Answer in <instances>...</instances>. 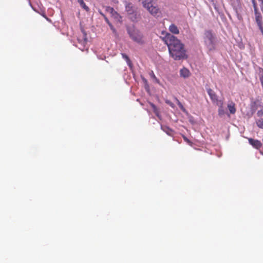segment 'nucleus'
I'll list each match as a JSON object with an SVG mask.
<instances>
[{"label": "nucleus", "instance_id": "f257e3e1", "mask_svg": "<svg viewBox=\"0 0 263 263\" xmlns=\"http://www.w3.org/2000/svg\"><path fill=\"white\" fill-rule=\"evenodd\" d=\"M162 40L167 45L169 53L174 60L187 59V55L184 44L176 36L169 33H166L165 35L162 37Z\"/></svg>", "mask_w": 263, "mask_h": 263}, {"label": "nucleus", "instance_id": "f03ea898", "mask_svg": "<svg viewBox=\"0 0 263 263\" xmlns=\"http://www.w3.org/2000/svg\"><path fill=\"white\" fill-rule=\"evenodd\" d=\"M204 41L206 46L210 50L215 49V38L211 31L207 30L205 32Z\"/></svg>", "mask_w": 263, "mask_h": 263}, {"label": "nucleus", "instance_id": "7ed1b4c3", "mask_svg": "<svg viewBox=\"0 0 263 263\" xmlns=\"http://www.w3.org/2000/svg\"><path fill=\"white\" fill-rule=\"evenodd\" d=\"M128 33L130 37L135 42L143 44L144 43L143 36L141 32L137 30H128Z\"/></svg>", "mask_w": 263, "mask_h": 263}, {"label": "nucleus", "instance_id": "20e7f679", "mask_svg": "<svg viewBox=\"0 0 263 263\" xmlns=\"http://www.w3.org/2000/svg\"><path fill=\"white\" fill-rule=\"evenodd\" d=\"M216 103L217 105L218 106V115L220 117H222L227 113L223 108V102L222 100H218L217 99V101H216Z\"/></svg>", "mask_w": 263, "mask_h": 263}, {"label": "nucleus", "instance_id": "39448f33", "mask_svg": "<svg viewBox=\"0 0 263 263\" xmlns=\"http://www.w3.org/2000/svg\"><path fill=\"white\" fill-rule=\"evenodd\" d=\"M248 141L250 145H251L254 148L257 149H259L262 145V143L257 139L249 138Z\"/></svg>", "mask_w": 263, "mask_h": 263}, {"label": "nucleus", "instance_id": "423d86ee", "mask_svg": "<svg viewBox=\"0 0 263 263\" xmlns=\"http://www.w3.org/2000/svg\"><path fill=\"white\" fill-rule=\"evenodd\" d=\"M105 10L106 12L110 13L111 16L115 19L119 20L120 17L119 14L112 7L107 6L105 7Z\"/></svg>", "mask_w": 263, "mask_h": 263}, {"label": "nucleus", "instance_id": "0eeeda50", "mask_svg": "<svg viewBox=\"0 0 263 263\" xmlns=\"http://www.w3.org/2000/svg\"><path fill=\"white\" fill-rule=\"evenodd\" d=\"M227 107L231 114L234 115L236 113V108L235 103L232 101H229L227 104Z\"/></svg>", "mask_w": 263, "mask_h": 263}, {"label": "nucleus", "instance_id": "6e6552de", "mask_svg": "<svg viewBox=\"0 0 263 263\" xmlns=\"http://www.w3.org/2000/svg\"><path fill=\"white\" fill-rule=\"evenodd\" d=\"M207 91L212 101L214 103L216 102V101H217L218 99L215 92L210 88Z\"/></svg>", "mask_w": 263, "mask_h": 263}, {"label": "nucleus", "instance_id": "1a4fd4ad", "mask_svg": "<svg viewBox=\"0 0 263 263\" xmlns=\"http://www.w3.org/2000/svg\"><path fill=\"white\" fill-rule=\"evenodd\" d=\"M169 30L171 32L175 34H178L179 33V30L178 27L174 24L170 26Z\"/></svg>", "mask_w": 263, "mask_h": 263}, {"label": "nucleus", "instance_id": "9d476101", "mask_svg": "<svg viewBox=\"0 0 263 263\" xmlns=\"http://www.w3.org/2000/svg\"><path fill=\"white\" fill-rule=\"evenodd\" d=\"M180 74L183 78H187L190 74V72L187 69L184 68L180 70Z\"/></svg>", "mask_w": 263, "mask_h": 263}, {"label": "nucleus", "instance_id": "9b49d317", "mask_svg": "<svg viewBox=\"0 0 263 263\" xmlns=\"http://www.w3.org/2000/svg\"><path fill=\"white\" fill-rule=\"evenodd\" d=\"M149 104L151 106V107L153 108L154 112L155 114V115L157 117H159V110L158 108L157 107V106L153 103L149 102Z\"/></svg>", "mask_w": 263, "mask_h": 263}, {"label": "nucleus", "instance_id": "f8f14e48", "mask_svg": "<svg viewBox=\"0 0 263 263\" xmlns=\"http://www.w3.org/2000/svg\"><path fill=\"white\" fill-rule=\"evenodd\" d=\"M80 6L86 11H89V8L86 6L83 0H78Z\"/></svg>", "mask_w": 263, "mask_h": 263}, {"label": "nucleus", "instance_id": "ddd939ff", "mask_svg": "<svg viewBox=\"0 0 263 263\" xmlns=\"http://www.w3.org/2000/svg\"><path fill=\"white\" fill-rule=\"evenodd\" d=\"M126 10L129 14L132 13L133 12L132 4L128 3L126 5Z\"/></svg>", "mask_w": 263, "mask_h": 263}, {"label": "nucleus", "instance_id": "4468645a", "mask_svg": "<svg viewBox=\"0 0 263 263\" xmlns=\"http://www.w3.org/2000/svg\"><path fill=\"white\" fill-rule=\"evenodd\" d=\"M256 123L259 128L263 129V118L256 120Z\"/></svg>", "mask_w": 263, "mask_h": 263}, {"label": "nucleus", "instance_id": "2eb2a0df", "mask_svg": "<svg viewBox=\"0 0 263 263\" xmlns=\"http://www.w3.org/2000/svg\"><path fill=\"white\" fill-rule=\"evenodd\" d=\"M161 128L168 135H170L172 133V130L167 127H162Z\"/></svg>", "mask_w": 263, "mask_h": 263}, {"label": "nucleus", "instance_id": "dca6fc26", "mask_svg": "<svg viewBox=\"0 0 263 263\" xmlns=\"http://www.w3.org/2000/svg\"><path fill=\"white\" fill-rule=\"evenodd\" d=\"M122 57L126 61L127 64L130 65L131 64V61L125 53H122Z\"/></svg>", "mask_w": 263, "mask_h": 263}, {"label": "nucleus", "instance_id": "f3484780", "mask_svg": "<svg viewBox=\"0 0 263 263\" xmlns=\"http://www.w3.org/2000/svg\"><path fill=\"white\" fill-rule=\"evenodd\" d=\"M250 1L252 4L254 10H256L257 9H258L257 4V3L256 2L255 0H250Z\"/></svg>", "mask_w": 263, "mask_h": 263}, {"label": "nucleus", "instance_id": "a211bd4d", "mask_svg": "<svg viewBox=\"0 0 263 263\" xmlns=\"http://www.w3.org/2000/svg\"><path fill=\"white\" fill-rule=\"evenodd\" d=\"M149 75L153 79H154L156 82H158V80L157 79V78H156V77L155 76L154 72L153 71H151L150 72H149Z\"/></svg>", "mask_w": 263, "mask_h": 263}, {"label": "nucleus", "instance_id": "6ab92c4d", "mask_svg": "<svg viewBox=\"0 0 263 263\" xmlns=\"http://www.w3.org/2000/svg\"><path fill=\"white\" fill-rule=\"evenodd\" d=\"M108 25L109 26L110 28L112 31V32L114 33H116V30L115 28L114 27V26H112V25L110 23V24H109Z\"/></svg>", "mask_w": 263, "mask_h": 263}, {"label": "nucleus", "instance_id": "aec40b11", "mask_svg": "<svg viewBox=\"0 0 263 263\" xmlns=\"http://www.w3.org/2000/svg\"><path fill=\"white\" fill-rule=\"evenodd\" d=\"M257 115L258 117H261L263 116V111L262 110H258L257 112Z\"/></svg>", "mask_w": 263, "mask_h": 263}, {"label": "nucleus", "instance_id": "412c9836", "mask_svg": "<svg viewBox=\"0 0 263 263\" xmlns=\"http://www.w3.org/2000/svg\"><path fill=\"white\" fill-rule=\"evenodd\" d=\"M183 139L185 141L187 142V143H191V141L186 137H183Z\"/></svg>", "mask_w": 263, "mask_h": 263}, {"label": "nucleus", "instance_id": "4be33fe9", "mask_svg": "<svg viewBox=\"0 0 263 263\" xmlns=\"http://www.w3.org/2000/svg\"><path fill=\"white\" fill-rule=\"evenodd\" d=\"M104 19H105V20L106 22L108 25H109V24H110V23L109 22V21L108 19L107 18V17H106V16L104 17Z\"/></svg>", "mask_w": 263, "mask_h": 263}, {"label": "nucleus", "instance_id": "5701e85b", "mask_svg": "<svg viewBox=\"0 0 263 263\" xmlns=\"http://www.w3.org/2000/svg\"><path fill=\"white\" fill-rule=\"evenodd\" d=\"M178 105L180 107V108L181 109H183V105L179 102L178 103Z\"/></svg>", "mask_w": 263, "mask_h": 263}, {"label": "nucleus", "instance_id": "b1692460", "mask_svg": "<svg viewBox=\"0 0 263 263\" xmlns=\"http://www.w3.org/2000/svg\"><path fill=\"white\" fill-rule=\"evenodd\" d=\"M100 13L101 14V15L104 18L105 17H106V16L102 12H100Z\"/></svg>", "mask_w": 263, "mask_h": 263}, {"label": "nucleus", "instance_id": "393cba45", "mask_svg": "<svg viewBox=\"0 0 263 263\" xmlns=\"http://www.w3.org/2000/svg\"><path fill=\"white\" fill-rule=\"evenodd\" d=\"M258 1L260 2L261 3H263V0H258Z\"/></svg>", "mask_w": 263, "mask_h": 263}]
</instances>
